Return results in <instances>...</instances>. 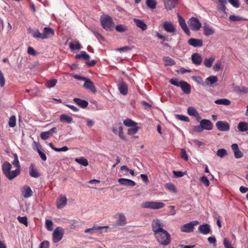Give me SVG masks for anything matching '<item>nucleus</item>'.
Here are the masks:
<instances>
[{"mask_svg": "<svg viewBox=\"0 0 248 248\" xmlns=\"http://www.w3.org/2000/svg\"><path fill=\"white\" fill-rule=\"evenodd\" d=\"M152 229L157 241L163 246H167L170 242V235L164 229V224L161 220L156 219L152 222Z\"/></svg>", "mask_w": 248, "mask_h": 248, "instance_id": "1", "label": "nucleus"}, {"mask_svg": "<svg viewBox=\"0 0 248 248\" xmlns=\"http://www.w3.org/2000/svg\"><path fill=\"white\" fill-rule=\"evenodd\" d=\"M12 165L8 162H4L2 165V170L5 176L9 180H12L17 176L20 171L18 169L11 171Z\"/></svg>", "mask_w": 248, "mask_h": 248, "instance_id": "2", "label": "nucleus"}, {"mask_svg": "<svg viewBox=\"0 0 248 248\" xmlns=\"http://www.w3.org/2000/svg\"><path fill=\"white\" fill-rule=\"evenodd\" d=\"M100 22L103 28L107 31H111L114 27V22L112 18L108 15H103L101 17Z\"/></svg>", "mask_w": 248, "mask_h": 248, "instance_id": "3", "label": "nucleus"}, {"mask_svg": "<svg viewBox=\"0 0 248 248\" xmlns=\"http://www.w3.org/2000/svg\"><path fill=\"white\" fill-rule=\"evenodd\" d=\"M165 204L159 202H149L147 201L142 203L141 206L144 208L157 210L161 209L165 206Z\"/></svg>", "mask_w": 248, "mask_h": 248, "instance_id": "4", "label": "nucleus"}, {"mask_svg": "<svg viewBox=\"0 0 248 248\" xmlns=\"http://www.w3.org/2000/svg\"><path fill=\"white\" fill-rule=\"evenodd\" d=\"M188 24L190 28L194 31H198L200 30L202 27V24L200 20L198 18L194 17H192L189 19Z\"/></svg>", "mask_w": 248, "mask_h": 248, "instance_id": "5", "label": "nucleus"}, {"mask_svg": "<svg viewBox=\"0 0 248 248\" xmlns=\"http://www.w3.org/2000/svg\"><path fill=\"white\" fill-rule=\"evenodd\" d=\"M199 222L197 220L192 221L186 223L181 227V231L183 232L189 233L193 231L194 226L197 225Z\"/></svg>", "mask_w": 248, "mask_h": 248, "instance_id": "6", "label": "nucleus"}, {"mask_svg": "<svg viewBox=\"0 0 248 248\" xmlns=\"http://www.w3.org/2000/svg\"><path fill=\"white\" fill-rule=\"evenodd\" d=\"M63 235V230L61 227L56 228L53 232L52 240L55 243L59 242L62 239Z\"/></svg>", "mask_w": 248, "mask_h": 248, "instance_id": "7", "label": "nucleus"}, {"mask_svg": "<svg viewBox=\"0 0 248 248\" xmlns=\"http://www.w3.org/2000/svg\"><path fill=\"white\" fill-rule=\"evenodd\" d=\"M216 126L220 131H228L230 128L229 124L226 121H218L216 123Z\"/></svg>", "mask_w": 248, "mask_h": 248, "instance_id": "8", "label": "nucleus"}, {"mask_svg": "<svg viewBox=\"0 0 248 248\" xmlns=\"http://www.w3.org/2000/svg\"><path fill=\"white\" fill-rule=\"evenodd\" d=\"M178 19L179 25L183 31L188 36L190 35V31L186 23L185 20L179 14H178Z\"/></svg>", "mask_w": 248, "mask_h": 248, "instance_id": "9", "label": "nucleus"}, {"mask_svg": "<svg viewBox=\"0 0 248 248\" xmlns=\"http://www.w3.org/2000/svg\"><path fill=\"white\" fill-rule=\"evenodd\" d=\"M203 32L205 36H208L214 34L215 32V30L207 23H204L202 27Z\"/></svg>", "mask_w": 248, "mask_h": 248, "instance_id": "10", "label": "nucleus"}, {"mask_svg": "<svg viewBox=\"0 0 248 248\" xmlns=\"http://www.w3.org/2000/svg\"><path fill=\"white\" fill-rule=\"evenodd\" d=\"M108 228V226H98L95 227L93 226L91 228H88L86 229L84 231L85 233H90L93 234L96 232V231H98L99 234H101L102 232L101 230L104 229H107Z\"/></svg>", "mask_w": 248, "mask_h": 248, "instance_id": "11", "label": "nucleus"}, {"mask_svg": "<svg viewBox=\"0 0 248 248\" xmlns=\"http://www.w3.org/2000/svg\"><path fill=\"white\" fill-rule=\"evenodd\" d=\"M188 44L193 47H201L203 46V40L201 39L190 38L187 42Z\"/></svg>", "mask_w": 248, "mask_h": 248, "instance_id": "12", "label": "nucleus"}, {"mask_svg": "<svg viewBox=\"0 0 248 248\" xmlns=\"http://www.w3.org/2000/svg\"><path fill=\"white\" fill-rule=\"evenodd\" d=\"M218 81V78L216 76H211L207 78L204 82V86L213 87L214 84Z\"/></svg>", "mask_w": 248, "mask_h": 248, "instance_id": "13", "label": "nucleus"}, {"mask_svg": "<svg viewBox=\"0 0 248 248\" xmlns=\"http://www.w3.org/2000/svg\"><path fill=\"white\" fill-rule=\"evenodd\" d=\"M163 28L168 33H173L175 31V28L171 22H165L163 24Z\"/></svg>", "mask_w": 248, "mask_h": 248, "instance_id": "14", "label": "nucleus"}, {"mask_svg": "<svg viewBox=\"0 0 248 248\" xmlns=\"http://www.w3.org/2000/svg\"><path fill=\"white\" fill-rule=\"evenodd\" d=\"M199 232L203 235H206L211 232L210 226L206 223L199 226L198 228Z\"/></svg>", "mask_w": 248, "mask_h": 248, "instance_id": "15", "label": "nucleus"}, {"mask_svg": "<svg viewBox=\"0 0 248 248\" xmlns=\"http://www.w3.org/2000/svg\"><path fill=\"white\" fill-rule=\"evenodd\" d=\"M200 125L203 129L210 130L213 128V124L211 122L207 119H203L200 121Z\"/></svg>", "mask_w": 248, "mask_h": 248, "instance_id": "16", "label": "nucleus"}, {"mask_svg": "<svg viewBox=\"0 0 248 248\" xmlns=\"http://www.w3.org/2000/svg\"><path fill=\"white\" fill-rule=\"evenodd\" d=\"M165 8L167 10H170L174 8L178 1V0H163Z\"/></svg>", "mask_w": 248, "mask_h": 248, "instance_id": "17", "label": "nucleus"}, {"mask_svg": "<svg viewBox=\"0 0 248 248\" xmlns=\"http://www.w3.org/2000/svg\"><path fill=\"white\" fill-rule=\"evenodd\" d=\"M231 147L234 152V157L236 158H240L243 157V153L239 150L237 144H232Z\"/></svg>", "mask_w": 248, "mask_h": 248, "instance_id": "18", "label": "nucleus"}, {"mask_svg": "<svg viewBox=\"0 0 248 248\" xmlns=\"http://www.w3.org/2000/svg\"><path fill=\"white\" fill-rule=\"evenodd\" d=\"M67 204V198L65 196L61 195L57 201V207L59 209L63 208Z\"/></svg>", "mask_w": 248, "mask_h": 248, "instance_id": "19", "label": "nucleus"}, {"mask_svg": "<svg viewBox=\"0 0 248 248\" xmlns=\"http://www.w3.org/2000/svg\"><path fill=\"white\" fill-rule=\"evenodd\" d=\"M118 89L122 95H125L127 94L128 85L126 82L122 81L118 84Z\"/></svg>", "mask_w": 248, "mask_h": 248, "instance_id": "20", "label": "nucleus"}, {"mask_svg": "<svg viewBox=\"0 0 248 248\" xmlns=\"http://www.w3.org/2000/svg\"><path fill=\"white\" fill-rule=\"evenodd\" d=\"M118 182L121 185L125 186H134L136 183L133 180L126 178H120L118 179Z\"/></svg>", "mask_w": 248, "mask_h": 248, "instance_id": "21", "label": "nucleus"}, {"mask_svg": "<svg viewBox=\"0 0 248 248\" xmlns=\"http://www.w3.org/2000/svg\"><path fill=\"white\" fill-rule=\"evenodd\" d=\"M191 60L193 63L197 65H199L202 62V56L198 53H195L191 56Z\"/></svg>", "mask_w": 248, "mask_h": 248, "instance_id": "22", "label": "nucleus"}, {"mask_svg": "<svg viewBox=\"0 0 248 248\" xmlns=\"http://www.w3.org/2000/svg\"><path fill=\"white\" fill-rule=\"evenodd\" d=\"M83 87L89 90L92 93H95L96 92V90L93 83L88 78H87L85 81Z\"/></svg>", "mask_w": 248, "mask_h": 248, "instance_id": "23", "label": "nucleus"}, {"mask_svg": "<svg viewBox=\"0 0 248 248\" xmlns=\"http://www.w3.org/2000/svg\"><path fill=\"white\" fill-rule=\"evenodd\" d=\"M180 87L181 88L185 93L189 94L190 93V85L186 82L181 80V84H180Z\"/></svg>", "mask_w": 248, "mask_h": 248, "instance_id": "24", "label": "nucleus"}, {"mask_svg": "<svg viewBox=\"0 0 248 248\" xmlns=\"http://www.w3.org/2000/svg\"><path fill=\"white\" fill-rule=\"evenodd\" d=\"M133 21L137 27L140 28L142 31H144L147 29V25L143 20L134 18Z\"/></svg>", "mask_w": 248, "mask_h": 248, "instance_id": "25", "label": "nucleus"}, {"mask_svg": "<svg viewBox=\"0 0 248 248\" xmlns=\"http://www.w3.org/2000/svg\"><path fill=\"white\" fill-rule=\"evenodd\" d=\"M118 219L116 222V224L119 226H124L126 224V219L123 214H118Z\"/></svg>", "mask_w": 248, "mask_h": 248, "instance_id": "26", "label": "nucleus"}, {"mask_svg": "<svg viewBox=\"0 0 248 248\" xmlns=\"http://www.w3.org/2000/svg\"><path fill=\"white\" fill-rule=\"evenodd\" d=\"M73 101L78 106L83 108H86L89 104L88 102L87 101L82 100L78 98H74Z\"/></svg>", "mask_w": 248, "mask_h": 248, "instance_id": "27", "label": "nucleus"}, {"mask_svg": "<svg viewBox=\"0 0 248 248\" xmlns=\"http://www.w3.org/2000/svg\"><path fill=\"white\" fill-rule=\"evenodd\" d=\"M44 39L48 38L54 35V31L52 29L49 27H46L44 29V32L42 33Z\"/></svg>", "mask_w": 248, "mask_h": 248, "instance_id": "28", "label": "nucleus"}, {"mask_svg": "<svg viewBox=\"0 0 248 248\" xmlns=\"http://www.w3.org/2000/svg\"><path fill=\"white\" fill-rule=\"evenodd\" d=\"M32 195V191L29 186H25L23 187L22 195L25 198L31 197Z\"/></svg>", "mask_w": 248, "mask_h": 248, "instance_id": "29", "label": "nucleus"}, {"mask_svg": "<svg viewBox=\"0 0 248 248\" xmlns=\"http://www.w3.org/2000/svg\"><path fill=\"white\" fill-rule=\"evenodd\" d=\"M29 173L30 176L34 178H38L40 176V174L36 170L34 165L31 164L29 168Z\"/></svg>", "mask_w": 248, "mask_h": 248, "instance_id": "30", "label": "nucleus"}, {"mask_svg": "<svg viewBox=\"0 0 248 248\" xmlns=\"http://www.w3.org/2000/svg\"><path fill=\"white\" fill-rule=\"evenodd\" d=\"M233 90L239 93H247L248 92V88L244 86H234L233 87Z\"/></svg>", "mask_w": 248, "mask_h": 248, "instance_id": "31", "label": "nucleus"}, {"mask_svg": "<svg viewBox=\"0 0 248 248\" xmlns=\"http://www.w3.org/2000/svg\"><path fill=\"white\" fill-rule=\"evenodd\" d=\"M239 131L245 132L248 130V124L245 122H240L237 125Z\"/></svg>", "mask_w": 248, "mask_h": 248, "instance_id": "32", "label": "nucleus"}, {"mask_svg": "<svg viewBox=\"0 0 248 248\" xmlns=\"http://www.w3.org/2000/svg\"><path fill=\"white\" fill-rule=\"evenodd\" d=\"M215 60V57L214 56H211L209 58L205 59L203 62L204 65L206 67L210 68L212 66Z\"/></svg>", "mask_w": 248, "mask_h": 248, "instance_id": "33", "label": "nucleus"}, {"mask_svg": "<svg viewBox=\"0 0 248 248\" xmlns=\"http://www.w3.org/2000/svg\"><path fill=\"white\" fill-rule=\"evenodd\" d=\"M60 120L62 122H66L68 124H70L73 121L71 117L65 114H62L60 116Z\"/></svg>", "mask_w": 248, "mask_h": 248, "instance_id": "34", "label": "nucleus"}, {"mask_svg": "<svg viewBox=\"0 0 248 248\" xmlns=\"http://www.w3.org/2000/svg\"><path fill=\"white\" fill-rule=\"evenodd\" d=\"M215 103L217 105H223L225 106H229L231 104V101L226 98L216 100Z\"/></svg>", "mask_w": 248, "mask_h": 248, "instance_id": "35", "label": "nucleus"}, {"mask_svg": "<svg viewBox=\"0 0 248 248\" xmlns=\"http://www.w3.org/2000/svg\"><path fill=\"white\" fill-rule=\"evenodd\" d=\"M75 161L83 166H87L89 164L88 160L84 157L76 158Z\"/></svg>", "mask_w": 248, "mask_h": 248, "instance_id": "36", "label": "nucleus"}, {"mask_svg": "<svg viewBox=\"0 0 248 248\" xmlns=\"http://www.w3.org/2000/svg\"><path fill=\"white\" fill-rule=\"evenodd\" d=\"M76 58L78 59L82 58L85 60H88L90 56L85 51H82L80 54L76 55Z\"/></svg>", "mask_w": 248, "mask_h": 248, "instance_id": "37", "label": "nucleus"}, {"mask_svg": "<svg viewBox=\"0 0 248 248\" xmlns=\"http://www.w3.org/2000/svg\"><path fill=\"white\" fill-rule=\"evenodd\" d=\"M165 65L166 66H172L175 64L174 61L169 57H165L163 58Z\"/></svg>", "mask_w": 248, "mask_h": 248, "instance_id": "38", "label": "nucleus"}, {"mask_svg": "<svg viewBox=\"0 0 248 248\" xmlns=\"http://www.w3.org/2000/svg\"><path fill=\"white\" fill-rule=\"evenodd\" d=\"M223 68V65L222 61L221 60H218L214 65L213 70L215 71H218L219 70L222 69Z\"/></svg>", "mask_w": 248, "mask_h": 248, "instance_id": "39", "label": "nucleus"}, {"mask_svg": "<svg viewBox=\"0 0 248 248\" xmlns=\"http://www.w3.org/2000/svg\"><path fill=\"white\" fill-rule=\"evenodd\" d=\"M123 123L125 126L128 127H135L137 125V123L130 119H126L124 121Z\"/></svg>", "mask_w": 248, "mask_h": 248, "instance_id": "40", "label": "nucleus"}, {"mask_svg": "<svg viewBox=\"0 0 248 248\" xmlns=\"http://www.w3.org/2000/svg\"><path fill=\"white\" fill-rule=\"evenodd\" d=\"M146 4L151 9H155L156 6V1L155 0H146Z\"/></svg>", "mask_w": 248, "mask_h": 248, "instance_id": "41", "label": "nucleus"}, {"mask_svg": "<svg viewBox=\"0 0 248 248\" xmlns=\"http://www.w3.org/2000/svg\"><path fill=\"white\" fill-rule=\"evenodd\" d=\"M229 20L232 22L243 21L245 18L239 16L231 15L229 16Z\"/></svg>", "mask_w": 248, "mask_h": 248, "instance_id": "42", "label": "nucleus"}, {"mask_svg": "<svg viewBox=\"0 0 248 248\" xmlns=\"http://www.w3.org/2000/svg\"><path fill=\"white\" fill-rule=\"evenodd\" d=\"M14 160L12 162V164L16 168V169H18V171H20V166L19 164V160L18 159V156H17V154H15L14 155Z\"/></svg>", "mask_w": 248, "mask_h": 248, "instance_id": "43", "label": "nucleus"}, {"mask_svg": "<svg viewBox=\"0 0 248 248\" xmlns=\"http://www.w3.org/2000/svg\"><path fill=\"white\" fill-rule=\"evenodd\" d=\"M69 47L72 50H79L81 48V46L79 42H77L76 44L70 43Z\"/></svg>", "mask_w": 248, "mask_h": 248, "instance_id": "44", "label": "nucleus"}, {"mask_svg": "<svg viewBox=\"0 0 248 248\" xmlns=\"http://www.w3.org/2000/svg\"><path fill=\"white\" fill-rule=\"evenodd\" d=\"M198 112L196 109L193 107H189L187 108V113L189 115L195 116Z\"/></svg>", "mask_w": 248, "mask_h": 248, "instance_id": "45", "label": "nucleus"}, {"mask_svg": "<svg viewBox=\"0 0 248 248\" xmlns=\"http://www.w3.org/2000/svg\"><path fill=\"white\" fill-rule=\"evenodd\" d=\"M8 124L10 127H14L16 124V118L15 115L11 116L8 122Z\"/></svg>", "mask_w": 248, "mask_h": 248, "instance_id": "46", "label": "nucleus"}, {"mask_svg": "<svg viewBox=\"0 0 248 248\" xmlns=\"http://www.w3.org/2000/svg\"><path fill=\"white\" fill-rule=\"evenodd\" d=\"M31 34L34 38L44 39L45 37L43 36V34L41 33L38 30L34 31H32L31 32Z\"/></svg>", "mask_w": 248, "mask_h": 248, "instance_id": "47", "label": "nucleus"}, {"mask_svg": "<svg viewBox=\"0 0 248 248\" xmlns=\"http://www.w3.org/2000/svg\"><path fill=\"white\" fill-rule=\"evenodd\" d=\"M115 29L117 31L119 32H124L127 30V27L124 25H118L115 27Z\"/></svg>", "mask_w": 248, "mask_h": 248, "instance_id": "48", "label": "nucleus"}, {"mask_svg": "<svg viewBox=\"0 0 248 248\" xmlns=\"http://www.w3.org/2000/svg\"><path fill=\"white\" fill-rule=\"evenodd\" d=\"M175 118L179 120H181L184 122H189V119L188 117L185 115H180V114H176L175 115Z\"/></svg>", "mask_w": 248, "mask_h": 248, "instance_id": "49", "label": "nucleus"}, {"mask_svg": "<svg viewBox=\"0 0 248 248\" xmlns=\"http://www.w3.org/2000/svg\"><path fill=\"white\" fill-rule=\"evenodd\" d=\"M217 155L220 157H223L227 155V152L224 149H218L217 152Z\"/></svg>", "mask_w": 248, "mask_h": 248, "instance_id": "50", "label": "nucleus"}, {"mask_svg": "<svg viewBox=\"0 0 248 248\" xmlns=\"http://www.w3.org/2000/svg\"><path fill=\"white\" fill-rule=\"evenodd\" d=\"M166 188L168 190H169V191H170L172 192L175 193L176 192V190L175 186L172 183H167L166 185Z\"/></svg>", "mask_w": 248, "mask_h": 248, "instance_id": "51", "label": "nucleus"}, {"mask_svg": "<svg viewBox=\"0 0 248 248\" xmlns=\"http://www.w3.org/2000/svg\"><path fill=\"white\" fill-rule=\"evenodd\" d=\"M46 227L48 231H51L53 230V222L51 220L46 219L45 222Z\"/></svg>", "mask_w": 248, "mask_h": 248, "instance_id": "52", "label": "nucleus"}, {"mask_svg": "<svg viewBox=\"0 0 248 248\" xmlns=\"http://www.w3.org/2000/svg\"><path fill=\"white\" fill-rule=\"evenodd\" d=\"M192 78L198 84H201L202 86H204V82L203 81L202 78L200 76H192Z\"/></svg>", "mask_w": 248, "mask_h": 248, "instance_id": "53", "label": "nucleus"}, {"mask_svg": "<svg viewBox=\"0 0 248 248\" xmlns=\"http://www.w3.org/2000/svg\"><path fill=\"white\" fill-rule=\"evenodd\" d=\"M57 82V80L56 79L49 80L46 83V86L48 88H52L55 86Z\"/></svg>", "mask_w": 248, "mask_h": 248, "instance_id": "54", "label": "nucleus"}, {"mask_svg": "<svg viewBox=\"0 0 248 248\" xmlns=\"http://www.w3.org/2000/svg\"><path fill=\"white\" fill-rule=\"evenodd\" d=\"M17 220L20 223L25 225L26 226H28L27 217H26L18 216L17 217Z\"/></svg>", "mask_w": 248, "mask_h": 248, "instance_id": "55", "label": "nucleus"}, {"mask_svg": "<svg viewBox=\"0 0 248 248\" xmlns=\"http://www.w3.org/2000/svg\"><path fill=\"white\" fill-rule=\"evenodd\" d=\"M118 135L120 139H121L122 140H125L126 138L125 137L124 135V132H123V128L122 126H119L118 127Z\"/></svg>", "mask_w": 248, "mask_h": 248, "instance_id": "56", "label": "nucleus"}, {"mask_svg": "<svg viewBox=\"0 0 248 248\" xmlns=\"http://www.w3.org/2000/svg\"><path fill=\"white\" fill-rule=\"evenodd\" d=\"M131 127L132 128H129L127 131V134L129 135H133L136 134L139 130V127L136 126Z\"/></svg>", "mask_w": 248, "mask_h": 248, "instance_id": "57", "label": "nucleus"}, {"mask_svg": "<svg viewBox=\"0 0 248 248\" xmlns=\"http://www.w3.org/2000/svg\"><path fill=\"white\" fill-rule=\"evenodd\" d=\"M218 11L221 14V16L223 17H225V16L226 15V7L225 5H220L217 8Z\"/></svg>", "mask_w": 248, "mask_h": 248, "instance_id": "58", "label": "nucleus"}, {"mask_svg": "<svg viewBox=\"0 0 248 248\" xmlns=\"http://www.w3.org/2000/svg\"><path fill=\"white\" fill-rule=\"evenodd\" d=\"M50 136L51 135L48 131L43 132L40 134V137L43 140L48 139Z\"/></svg>", "mask_w": 248, "mask_h": 248, "instance_id": "59", "label": "nucleus"}, {"mask_svg": "<svg viewBox=\"0 0 248 248\" xmlns=\"http://www.w3.org/2000/svg\"><path fill=\"white\" fill-rule=\"evenodd\" d=\"M170 82L171 84L177 87H180V84H181V81H178V80L176 78L170 79Z\"/></svg>", "mask_w": 248, "mask_h": 248, "instance_id": "60", "label": "nucleus"}, {"mask_svg": "<svg viewBox=\"0 0 248 248\" xmlns=\"http://www.w3.org/2000/svg\"><path fill=\"white\" fill-rule=\"evenodd\" d=\"M228 1L235 8H238L240 6L239 0H228Z\"/></svg>", "mask_w": 248, "mask_h": 248, "instance_id": "61", "label": "nucleus"}, {"mask_svg": "<svg viewBox=\"0 0 248 248\" xmlns=\"http://www.w3.org/2000/svg\"><path fill=\"white\" fill-rule=\"evenodd\" d=\"M201 181L205 185V186H208L210 185V182L207 177L203 176L201 178Z\"/></svg>", "mask_w": 248, "mask_h": 248, "instance_id": "62", "label": "nucleus"}, {"mask_svg": "<svg viewBox=\"0 0 248 248\" xmlns=\"http://www.w3.org/2000/svg\"><path fill=\"white\" fill-rule=\"evenodd\" d=\"M37 152L39 154L40 157L41 158V159L43 161H46V154L43 152L40 149H37Z\"/></svg>", "mask_w": 248, "mask_h": 248, "instance_id": "63", "label": "nucleus"}, {"mask_svg": "<svg viewBox=\"0 0 248 248\" xmlns=\"http://www.w3.org/2000/svg\"><path fill=\"white\" fill-rule=\"evenodd\" d=\"M49 243L47 241H44L39 246V248H49Z\"/></svg>", "mask_w": 248, "mask_h": 248, "instance_id": "64", "label": "nucleus"}]
</instances>
